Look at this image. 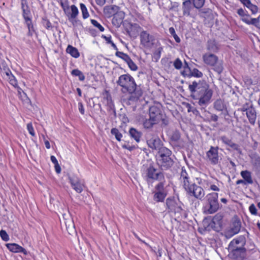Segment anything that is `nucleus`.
Here are the masks:
<instances>
[{"mask_svg": "<svg viewBox=\"0 0 260 260\" xmlns=\"http://www.w3.org/2000/svg\"><path fill=\"white\" fill-rule=\"evenodd\" d=\"M6 246L8 249L12 252L22 253L25 255L27 254L26 250L16 243H7Z\"/></svg>", "mask_w": 260, "mask_h": 260, "instance_id": "6ab92c4d", "label": "nucleus"}, {"mask_svg": "<svg viewBox=\"0 0 260 260\" xmlns=\"http://www.w3.org/2000/svg\"><path fill=\"white\" fill-rule=\"evenodd\" d=\"M71 9L72 13L71 14L70 17L69 18V21H71L72 19L76 18L79 13L78 9L75 5H72L71 6Z\"/></svg>", "mask_w": 260, "mask_h": 260, "instance_id": "37998d69", "label": "nucleus"}, {"mask_svg": "<svg viewBox=\"0 0 260 260\" xmlns=\"http://www.w3.org/2000/svg\"><path fill=\"white\" fill-rule=\"evenodd\" d=\"M123 26L125 30L130 37L135 38L138 35L141 26L137 23H132L127 20L123 22Z\"/></svg>", "mask_w": 260, "mask_h": 260, "instance_id": "9b49d317", "label": "nucleus"}, {"mask_svg": "<svg viewBox=\"0 0 260 260\" xmlns=\"http://www.w3.org/2000/svg\"><path fill=\"white\" fill-rule=\"evenodd\" d=\"M194 8L191 0H184L182 3V10L184 15L189 16L190 11Z\"/></svg>", "mask_w": 260, "mask_h": 260, "instance_id": "cd10ccee", "label": "nucleus"}, {"mask_svg": "<svg viewBox=\"0 0 260 260\" xmlns=\"http://www.w3.org/2000/svg\"><path fill=\"white\" fill-rule=\"evenodd\" d=\"M91 24L95 27H97L101 31H104V27L102 26L96 20L94 19L90 20Z\"/></svg>", "mask_w": 260, "mask_h": 260, "instance_id": "052dcab7", "label": "nucleus"}, {"mask_svg": "<svg viewBox=\"0 0 260 260\" xmlns=\"http://www.w3.org/2000/svg\"><path fill=\"white\" fill-rule=\"evenodd\" d=\"M111 134L113 136H114L117 141L119 142L121 141L122 135L117 128H112L111 129Z\"/></svg>", "mask_w": 260, "mask_h": 260, "instance_id": "a19ab883", "label": "nucleus"}, {"mask_svg": "<svg viewBox=\"0 0 260 260\" xmlns=\"http://www.w3.org/2000/svg\"><path fill=\"white\" fill-rule=\"evenodd\" d=\"M172 151L168 148H164L159 152H157L156 156L157 164L161 170H167L170 169L174 165V161L171 157Z\"/></svg>", "mask_w": 260, "mask_h": 260, "instance_id": "7ed1b4c3", "label": "nucleus"}, {"mask_svg": "<svg viewBox=\"0 0 260 260\" xmlns=\"http://www.w3.org/2000/svg\"><path fill=\"white\" fill-rule=\"evenodd\" d=\"M102 94L104 96V99L107 101V105L109 110H113L114 114L116 115V111L114 103L112 101V96L109 91L105 89Z\"/></svg>", "mask_w": 260, "mask_h": 260, "instance_id": "b1692460", "label": "nucleus"}, {"mask_svg": "<svg viewBox=\"0 0 260 260\" xmlns=\"http://www.w3.org/2000/svg\"><path fill=\"white\" fill-rule=\"evenodd\" d=\"M68 178L69 179V181L71 184L72 187L73 186H75L76 184L79 183V182L81 181L80 179L76 175H68Z\"/></svg>", "mask_w": 260, "mask_h": 260, "instance_id": "49530a36", "label": "nucleus"}, {"mask_svg": "<svg viewBox=\"0 0 260 260\" xmlns=\"http://www.w3.org/2000/svg\"><path fill=\"white\" fill-rule=\"evenodd\" d=\"M241 228V222L240 219L237 216H235L232 220L231 225V232L233 235L238 234L240 231Z\"/></svg>", "mask_w": 260, "mask_h": 260, "instance_id": "4be33fe9", "label": "nucleus"}, {"mask_svg": "<svg viewBox=\"0 0 260 260\" xmlns=\"http://www.w3.org/2000/svg\"><path fill=\"white\" fill-rule=\"evenodd\" d=\"M246 238L244 236H240L236 239H233L229 244V248L236 247H244L246 244Z\"/></svg>", "mask_w": 260, "mask_h": 260, "instance_id": "412c9836", "label": "nucleus"}, {"mask_svg": "<svg viewBox=\"0 0 260 260\" xmlns=\"http://www.w3.org/2000/svg\"><path fill=\"white\" fill-rule=\"evenodd\" d=\"M0 69L3 71L4 73L6 75H9V73L11 72L6 61L2 59H0Z\"/></svg>", "mask_w": 260, "mask_h": 260, "instance_id": "4c0bfd02", "label": "nucleus"}, {"mask_svg": "<svg viewBox=\"0 0 260 260\" xmlns=\"http://www.w3.org/2000/svg\"><path fill=\"white\" fill-rule=\"evenodd\" d=\"M248 9L251 11L252 14H255L257 13L258 10L257 6L253 5V4H251L249 7L248 8Z\"/></svg>", "mask_w": 260, "mask_h": 260, "instance_id": "774afa93", "label": "nucleus"}, {"mask_svg": "<svg viewBox=\"0 0 260 260\" xmlns=\"http://www.w3.org/2000/svg\"><path fill=\"white\" fill-rule=\"evenodd\" d=\"M240 175L247 184H251L253 183L251 172L248 170L242 171Z\"/></svg>", "mask_w": 260, "mask_h": 260, "instance_id": "473e14b6", "label": "nucleus"}, {"mask_svg": "<svg viewBox=\"0 0 260 260\" xmlns=\"http://www.w3.org/2000/svg\"><path fill=\"white\" fill-rule=\"evenodd\" d=\"M70 21L72 22V23L74 26H80L83 27L82 22L79 19H76V18L72 19L71 21Z\"/></svg>", "mask_w": 260, "mask_h": 260, "instance_id": "0e129e2a", "label": "nucleus"}, {"mask_svg": "<svg viewBox=\"0 0 260 260\" xmlns=\"http://www.w3.org/2000/svg\"><path fill=\"white\" fill-rule=\"evenodd\" d=\"M251 107H253L252 104L250 102H247L243 104L241 108H239L238 109V111L246 112L247 111L249 110V109H250V108H251Z\"/></svg>", "mask_w": 260, "mask_h": 260, "instance_id": "864d4df0", "label": "nucleus"}, {"mask_svg": "<svg viewBox=\"0 0 260 260\" xmlns=\"http://www.w3.org/2000/svg\"><path fill=\"white\" fill-rule=\"evenodd\" d=\"M213 67V70L217 73L219 75L221 74V73L223 72L224 68L223 66V61L222 60H218L216 62V63L212 66Z\"/></svg>", "mask_w": 260, "mask_h": 260, "instance_id": "c9c22d12", "label": "nucleus"}, {"mask_svg": "<svg viewBox=\"0 0 260 260\" xmlns=\"http://www.w3.org/2000/svg\"><path fill=\"white\" fill-rule=\"evenodd\" d=\"M0 237L4 241H8L9 240V236L6 231L1 230L0 231Z\"/></svg>", "mask_w": 260, "mask_h": 260, "instance_id": "bf43d9fd", "label": "nucleus"}, {"mask_svg": "<svg viewBox=\"0 0 260 260\" xmlns=\"http://www.w3.org/2000/svg\"><path fill=\"white\" fill-rule=\"evenodd\" d=\"M203 59L205 63L212 66L218 60V57L213 53H205L203 55Z\"/></svg>", "mask_w": 260, "mask_h": 260, "instance_id": "aec40b11", "label": "nucleus"}, {"mask_svg": "<svg viewBox=\"0 0 260 260\" xmlns=\"http://www.w3.org/2000/svg\"><path fill=\"white\" fill-rule=\"evenodd\" d=\"M193 6L197 9H201L204 5L205 0H191Z\"/></svg>", "mask_w": 260, "mask_h": 260, "instance_id": "a18cd8bd", "label": "nucleus"}, {"mask_svg": "<svg viewBox=\"0 0 260 260\" xmlns=\"http://www.w3.org/2000/svg\"><path fill=\"white\" fill-rule=\"evenodd\" d=\"M169 32L174 37L175 41L177 43L180 42V41H181L180 39L176 34L175 29L173 27H171L169 28Z\"/></svg>", "mask_w": 260, "mask_h": 260, "instance_id": "4d7b16f0", "label": "nucleus"}, {"mask_svg": "<svg viewBox=\"0 0 260 260\" xmlns=\"http://www.w3.org/2000/svg\"><path fill=\"white\" fill-rule=\"evenodd\" d=\"M21 6L22 10V16L24 21H30L31 19L30 8L28 5L27 0H21Z\"/></svg>", "mask_w": 260, "mask_h": 260, "instance_id": "dca6fc26", "label": "nucleus"}, {"mask_svg": "<svg viewBox=\"0 0 260 260\" xmlns=\"http://www.w3.org/2000/svg\"><path fill=\"white\" fill-rule=\"evenodd\" d=\"M180 137V133L178 130L176 129L175 131H173L172 135L171 137V140L172 141L176 142L179 140Z\"/></svg>", "mask_w": 260, "mask_h": 260, "instance_id": "09e8293b", "label": "nucleus"}, {"mask_svg": "<svg viewBox=\"0 0 260 260\" xmlns=\"http://www.w3.org/2000/svg\"><path fill=\"white\" fill-rule=\"evenodd\" d=\"M173 66L176 69L179 70L182 67V62L179 58H177L175 60Z\"/></svg>", "mask_w": 260, "mask_h": 260, "instance_id": "e2e57ef3", "label": "nucleus"}, {"mask_svg": "<svg viewBox=\"0 0 260 260\" xmlns=\"http://www.w3.org/2000/svg\"><path fill=\"white\" fill-rule=\"evenodd\" d=\"M9 80V83L14 87L17 86V81L15 76L12 74L11 72L9 73V75H6Z\"/></svg>", "mask_w": 260, "mask_h": 260, "instance_id": "8fccbe9b", "label": "nucleus"}, {"mask_svg": "<svg viewBox=\"0 0 260 260\" xmlns=\"http://www.w3.org/2000/svg\"><path fill=\"white\" fill-rule=\"evenodd\" d=\"M125 16V14L123 11H119L117 12L113 17L112 20V24L116 28L119 27L121 24H123L124 21L123 19Z\"/></svg>", "mask_w": 260, "mask_h": 260, "instance_id": "f3484780", "label": "nucleus"}, {"mask_svg": "<svg viewBox=\"0 0 260 260\" xmlns=\"http://www.w3.org/2000/svg\"><path fill=\"white\" fill-rule=\"evenodd\" d=\"M166 205L167 209L169 212H171L173 209L178 205L174 197L168 198L166 200Z\"/></svg>", "mask_w": 260, "mask_h": 260, "instance_id": "2f4dec72", "label": "nucleus"}, {"mask_svg": "<svg viewBox=\"0 0 260 260\" xmlns=\"http://www.w3.org/2000/svg\"><path fill=\"white\" fill-rule=\"evenodd\" d=\"M160 121H161V126H166L169 124V120L168 118L167 117L166 115L162 114V119H160Z\"/></svg>", "mask_w": 260, "mask_h": 260, "instance_id": "69168bd1", "label": "nucleus"}, {"mask_svg": "<svg viewBox=\"0 0 260 260\" xmlns=\"http://www.w3.org/2000/svg\"><path fill=\"white\" fill-rule=\"evenodd\" d=\"M180 179L183 183V188L185 189L190 184L189 181V177L188 174L186 171L185 168L183 167L181 168V172L180 173Z\"/></svg>", "mask_w": 260, "mask_h": 260, "instance_id": "bb28decb", "label": "nucleus"}, {"mask_svg": "<svg viewBox=\"0 0 260 260\" xmlns=\"http://www.w3.org/2000/svg\"><path fill=\"white\" fill-rule=\"evenodd\" d=\"M237 14L241 17H242V21L245 23V20H250L252 18L250 17V15L245 13L244 10L242 8L238 9Z\"/></svg>", "mask_w": 260, "mask_h": 260, "instance_id": "58836bf2", "label": "nucleus"}, {"mask_svg": "<svg viewBox=\"0 0 260 260\" xmlns=\"http://www.w3.org/2000/svg\"><path fill=\"white\" fill-rule=\"evenodd\" d=\"M71 74L73 76H77L79 77V80L80 81H84L85 80V76L83 74V73L78 69H74L72 71Z\"/></svg>", "mask_w": 260, "mask_h": 260, "instance_id": "79ce46f5", "label": "nucleus"}, {"mask_svg": "<svg viewBox=\"0 0 260 260\" xmlns=\"http://www.w3.org/2000/svg\"><path fill=\"white\" fill-rule=\"evenodd\" d=\"M42 24L43 26L47 29H51L52 26L49 20L46 18L44 17L42 18Z\"/></svg>", "mask_w": 260, "mask_h": 260, "instance_id": "603ef678", "label": "nucleus"}, {"mask_svg": "<svg viewBox=\"0 0 260 260\" xmlns=\"http://www.w3.org/2000/svg\"><path fill=\"white\" fill-rule=\"evenodd\" d=\"M184 190L187 194L191 197H194L197 199L202 200L205 196L203 188L194 183L190 184Z\"/></svg>", "mask_w": 260, "mask_h": 260, "instance_id": "423d86ee", "label": "nucleus"}, {"mask_svg": "<svg viewBox=\"0 0 260 260\" xmlns=\"http://www.w3.org/2000/svg\"><path fill=\"white\" fill-rule=\"evenodd\" d=\"M230 257L233 260H245L246 258V249L244 247L229 248Z\"/></svg>", "mask_w": 260, "mask_h": 260, "instance_id": "9d476101", "label": "nucleus"}, {"mask_svg": "<svg viewBox=\"0 0 260 260\" xmlns=\"http://www.w3.org/2000/svg\"><path fill=\"white\" fill-rule=\"evenodd\" d=\"M223 217L222 213H217L212 218L207 228L211 227L215 231L219 232L222 229Z\"/></svg>", "mask_w": 260, "mask_h": 260, "instance_id": "ddd939ff", "label": "nucleus"}, {"mask_svg": "<svg viewBox=\"0 0 260 260\" xmlns=\"http://www.w3.org/2000/svg\"><path fill=\"white\" fill-rule=\"evenodd\" d=\"M203 76V74L198 69L194 68L191 70L189 73L187 75L188 77H194L197 78H201Z\"/></svg>", "mask_w": 260, "mask_h": 260, "instance_id": "ea45409f", "label": "nucleus"}, {"mask_svg": "<svg viewBox=\"0 0 260 260\" xmlns=\"http://www.w3.org/2000/svg\"><path fill=\"white\" fill-rule=\"evenodd\" d=\"M60 5L65 13L69 9L68 0H60Z\"/></svg>", "mask_w": 260, "mask_h": 260, "instance_id": "13d9d810", "label": "nucleus"}, {"mask_svg": "<svg viewBox=\"0 0 260 260\" xmlns=\"http://www.w3.org/2000/svg\"><path fill=\"white\" fill-rule=\"evenodd\" d=\"M218 194L217 192L208 193L206 197V205L204 207V212L206 214H213L216 213L222 206L220 205L218 200Z\"/></svg>", "mask_w": 260, "mask_h": 260, "instance_id": "20e7f679", "label": "nucleus"}, {"mask_svg": "<svg viewBox=\"0 0 260 260\" xmlns=\"http://www.w3.org/2000/svg\"><path fill=\"white\" fill-rule=\"evenodd\" d=\"M116 84L121 87L122 93L129 94L128 97L124 100L127 105L130 106L140 101L143 95V90L141 85L136 84L131 75L126 74L120 75Z\"/></svg>", "mask_w": 260, "mask_h": 260, "instance_id": "f257e3e1", "label": "nucleus"}, {"mask_svg": "<svg viewBox=\"0 0 260 260\" xmlns=\"http://www.w3.org/2000/svg\"><path fill=\"white\" fill-rule=\"evenodd\" d=\"M187 107L188 108V112H192L194 114L196 115L199 114V111L196 108L192 107L190 104H188Z\"/></svg>", "mask_w": 260, "mask_h": 260, "instance_id": "338daca9", "label": "nucleus"}, {"mask_svg": "<svg viewBox=\"0 0 260 260\" xmlns=\"http://www.w3.org/2000/svg\"><path fill=\"white\" fill-rule=\"evenodd\" d=\"M247 117L248 119L249 123L254 125L256 118V112L253 107H251L250 109L246 113Z\"/></svg>", "mask_w": 260, "mask_h": 260, "instance_id": "c756f323", "label": "nucleus"}, {"mask_svg": "<svg viewBox=\"0 0 260 260\" xmlns=\"http://www.w3.org/2000/svg\"><path fill=\"white\" fill-rule=\"evenodd\" d=\"M128 135L131 139H134L137 143H139L142 136V133L134 127H131L128 131Z\"/></svg>", "mask_w": 260, "mask_h": 260, "instance_id": "a878e982", "label": "nucleus"}, {"mask_svg": "<svg viewBox=\"0 0 260 260\" xmlns=\"http://www.w3.org/2000/svg\"><path fill=\"white\" fill-rule=\"evenodd\" d=\"M61 226L62 229L64 227L69 235H72L76 234L73 219L69 214L63 215V219L61 221Z\"/></svg>", "mask_w": 260, "mask_h": 260, "instance_id": "0eeeda50", "label": "nucleus"}, {"mask_svg": "<svg viewBox=\"0 0 260 260\" xmlns=\"http://www.w3.org/2000/svg\"><path fill=\"white\" fill-rule=\"evenodd\" d=\"M220 140L223 143L230 146L235 150L241 152V149L238 144L234 143L232 140L230 139L225 136H222L220 137Z\"/></svg>", "mask_w": 260, "mask_h": 260, "instance_id": "393cba45", "label": "nucleus"}, {"mask_svg": "<svg viewBox=\"0 0 260 260\" xmlns=\"http://www.w3.org/2000/svg\"><path fill=\"white\" fill-rule=\"evenodd\" d=\"M245 23L248 25H252L260 29V15L257 18H251L250 20H245Z\"/></svg>", "mask_w": 260, "mask_h": 260, "instance_id": "e433bc0d", "label": "nucleus"}, {"mask_svg": "<svg viewBox=\"0 0 260 260\" xmlns=\"http://www.w3.org/2000/svg\"><path fill=\"white\" fill-rule=\"evenodd\" d=\"M25 23L26 24L28 31L27 32V35L29 36H32V33L35 32V30L34 27V25L32 23V20H30V21H25Z\"/></svg>", "mask_w": 260, "mask_h": 260, "instance_id": "c03bdc74", "label": "nucleus"}, {"mask_svg": "<svg viewBox=\"0 0 260 260\" xmlns=\"http://www.w3.org/2000/svg\"><path fill=\"white\" fill-rule=\"evenodd\" d=\"M126 62L131 70L136 71L138 70L137 66L131 58Z\"/></svg>", "mask_w": 260, "mask_h": 260, "instance_id": "5fc2aeb1", "label": "nucleus"}, {"mask_svg": "<svg viewBox=\"0 0 260 260\" xmlns=\"http://www.w3.org/2000/svg\"><path fill=\"white\" fill-rule=\"evenodd\" d=\"M66 52L74 58H78L80 56V53L78 49L71 45H69L66 49Z\"/></svg>", "mask_w": 260, "mask_h": 260, "instance_id": "f704fd0d", "label": "nucleus"}, {"mask_svg": "<svg viewBox=\"0 0 260 260\" xmlns=\"http://www.w3.org/2000/svg\"><path fill=\"white\" fill-rule=\"evenodd\" d=\"M207 49L211 52H216L218 51L219 48L214 40H210L207 42Z\"/></svg>", "mask_w": 260, "mask_h": 260, "instance_id": "72a5a7b5", "label": "nucleus"}, {"mask_svg": "<svg viewBox=\"0 0 260 260\" xmlns=\"http://www.w3.org/2000/svg\"><path fill=\"white\" fill-rule=\"evenodd\" d=\"M163 183L157 184L153 191V200L156 203L164 202L168 195V191Z\"/></svg>", "mask_w": 260, "mask_h": 260, "instance_id": "39448f33", "label": "nucleus"}, {"mask_svg": "<svg viewBox=\"0 0 260 260\" xmlns=\"http://www.w3.org/2000/svg\"><path fill=\"white\" fill-rule=\"evenodd\" d=\"M115 54L117 57L122 59L125 62H126L128 59L131 58L127 54H125L122 52L116 51Z\"/></svg>", "mask_w": 260, "mask_h": 260, "instance_id": "3c124183", "label": "nucleus"}, {"mask_svg": "<svg viewBox=\"0 0 260 260\" xmlns=\"http://www.w3.org/2000/svg\"><path fill=\"white\" fill-rule=\"evenodd\" d=\"M190 91V96L194 100H198L197 103L201 109L204 110L210 103L213 91L210 88L209 84L205 80L192 82L188 86Z\"/></svg>", "mask_w": 260, "mask_h": 260, "instance_id": "f03ea898", "label": "nucleus"}, {"mask_svg": "<svg viewBox=\"0 0 260 260\" xmlns=\"http://www.w3.org/2000/svg\"><path fill=\"white\" fill-rule=\"evenodd\" d=\"M140 38L141 44L145 48H151L155 44L154 36L149 34L147 31H142L140 35Z\"/></svg>", "mask_w": 260, "mask_h": 260, "instance_id": "1a4fd4ad", "label": "nucleus"}, {"mask_svg": "<svg viewBox=\"0 0 260 260\" xmlns=\"http://www.w3.org/2000/svg\"><path fill=\"white\" fill-rule=\"evenodd\" d=\"M146 143L150 148L152 150H157V152H159L160 150L166 148L163 146V143L159 138L156 136H153L150 138L146 137Z\"/></svg>", "mask_w": 260, "mask_h": 260, "instance_id": "f8f14e48", "label": "nucleus"}, {"mask_svg": "<svg viewBox=\"0 0 260 260\" xmlns=\"http://www.w3.org/2000/svg\"><path fill=\"white\" fill-rule=\"evenodd\" d=\"M157 181L158 183L157 184L163 183V185H165L166 183L165 173L163 172V170H157L156 172L155 173V176L154 179H152V181Z\"/></svg>", "mask_w": 260, "mask_h": 260, "instance_id": "7c9ffc66", "label": "nucleus"}, {"mask_svg": "<svg viewBox=\"0 0 260 260\" xmlns=\"http://www.w3.org/2000/svg\"><path fill=\"white\" fill-rule=\"evenodd\" d=\"M143 169L145 174V180L149 184L154 179L155 173L156 172L157 169L155 168L153 162L149 161L143 165Z\"/></svg>", "mask_w": 260, "mask_h": 260, "instance_id": "6e6552de", "label": "nucleus"}, {"mask_svg": "<svg viewBox=\"0 0 260 260\" xmlns=\"http://www.w3.org/2000/svg\"><path fill=\"white\" fill-rule=\"evenodd\" d=\"M213 107L214 108L220 112H223L225 111V113H224L225 115H228V111L227 110L226 106L225 104H224V102L223 100H222L220 99L216 100L213 104Z\"/></svg>", "mask_w": 260, "mask_h": 260, "instance_id": "5701e85b", "label": "nucleus"}, {"mask_svg": "<svg viewBox=\"0 0 260 260\" xmlns=\"http://www.w3.org/2000/svg\"><path fill=\"white\" fill-rule=\"evenodd\" d=\"M119 10V7L116 5L106 6L104 8L103 13L107 18L113 16Z\"/></svg>", "mask_w": 260, "mask_h": 260, "instance_id": "a211bd4d", "label": "nucleus"}, {"mask_svg": "<svg viewBox=\"0 0 260 260\" xmlns=\"http://www.w3.org/2000/svg\"><path fill=\"white\" fill-rule=\"evenodd\" d=\"M162 111L159 107L156 106H152L149 107V117L151 118V120H154L157 123L162 119Z\"/></svg>", "mask_w": 260, "mask_h": 260, "instance_id": "4468645a", "label": "nucleus"}, {"mask_svg": "<svg viewBox=\"0 0 260 260\" xmlns=\"http://www.w3.org/2000/svg\"><path fill=\"white\" fill-rule=\"evenodd\" d=\"M80 6L82 12L83 18L85 19L88 18L89 16V14L88 12L86 6L84 4L81 3L80 4Z\"/></svg>", "mask_w": 260, "mask_h": 260, "instance_id": "de8ad7c7", "label": "nucleus"}, {"mask_svg": "<svg viewBox=\"0 0 260 260\" xmlns=\"http://www.w3.org/2000/svg\"><path fill=\"white\" fill-rule=\"evenodd\" d=\"M158 124L154 120L151 119V118L149 117L148 118H143L142 119V125L144 128L147 131H150L155 124Z\"/></svg>", "mask_w": 260, "mask_h": 260, "instance_id": "c85d7f7f", "label": "nucleus"}, {"mask_svg": "<svg viewBox=\"0 0 260 260\" xmlns=\"http://www.w3.org/2000/svg\"><path fill=\"white\" fill-rule=\"evenodd\" d=\"M218 149L219 147L217 146H211L210 149L206 153L207 158L210 160L211 164L213 165H217L219 162Z\"/></svg>", "mask_w": 260, "mask_h": 260, "instance_id": "2eb2a0df", "label": "nucleus"}, {"mask_svg": "<svg viewBox=\"0 0 260 260\" xmlns=\"http://www.w3.org/2000/svg\"><path fill=\"white\" fill-rule=\"evenodd\" d=\"M200 10V15L201 17H205L207 14L211 12V10L209 8H202Z\"/></svg>", "mask_w": 260, "mask_h": 260, "instance_id": "680f3d73", "label": "nucleus"}, {"mask_svg": "<svg viewBox=\"0 0 260 260\" xmlns=\"http://www.w3.org/2000/svg\"><path fill=\"white\" fill-rule=\"evenodd\" d=\"M84 184L81 183V181L79 182L76 184L75 186H73L72 188L78 193H81L83 191Z\"/></svg>", "mask_w": 260, "mask_h": 260, "instance_id": "6e6d98bb", "label": "nucleus"}]
</instances>
